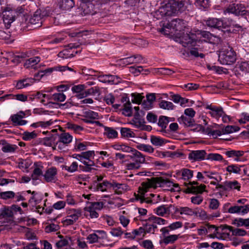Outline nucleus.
Wrapping results in <instances>:
<instances>
[{
	"instance_id": "nucleus-1",
	"label": "nucleus",
	"mask_w": 249,
	"mask_h": 249,
	"mask_svg": "<svg viewBox=\"0 0 249 249\" xmlns=\"http://www.w3.org/2000/svg\"><path fill=\"white\" fill-rule=\"evenodd\" d=\"M189 4L190 3L188 0H181L180 1L176 0L166 4L165 8H162L163 11H161V12H164L166 16H170L178 13V12H181L185 11Z\"/></svg>"
},
{
	"instance_id": "nucleus-2",
	"label": "nucleus",
	"mask_w": 249,
	"mask_h": 249,
	"mask_svg": "<svg viewBox=\"0 0 249 249\" xmlns=\"http://www.w3.org/2000/svg\"><path fill=\"white\" fill-rule=\"evenodd\" d=\"M142 185L145 190L149 188H156L159 187H163L164 185L169 187L172 186L176 188L179 187L178 184L174 183L169 179H164L162 177H153L151 178H148L145 181L142 183Z\"/></svg>"
},
{
	"instance_id": "nucleus-3",
	"label": "nucleus",
	"mask_w": 249,
	"mask_h": 249,
	"mask_svg": "<svg viewBox=\"0 0 249 249\" xmlns=\"http://www.w3.org/2000/svg\"><path fill=\"white\" fill-rule=\"evenodd\" d=\"M187 28L186 22L181 19L176 18L172 19L170 22L166 24H163L162 28L160 29V32L165 35H169L173 33L168 30H173L175 31H178L181 32L184 31Z\"/></svg>"
},
{
	"instance_id": "nucleus-4",
	"label": "nucleus",
	"mask_w": 249,
	"mask_h": 249,
	"mask_svg": "<svg viewBox=\"0 0 249 249\" xmlns=\"http://www.w3.org/2000/svg\"><path fill=\"white\" fill-rule=\"evenodd\" d=\"M236 59L235 52L231 47L223 48L219 52L218 60L223 65H231Z\"/></svg>"
},
{
	"instance_id": "nucleus-5",
	"label": "nucleus",
	"mask_w": 249,
	"mask_h": 249,
	"mask_svg": "<svg viewBox=\"0 0 249 249\" xmlns=\"http://www.w3.org/2000/svg\"><path fill=\"white\" fill-rule=\"evenodd\" d=\"M96 0H81L79 7L78 8L79 12L82 16L88 15H94L96 13L94 4L92 3L93 1Z\"/></svg>"
},
{
	"instance_id": "nucleus-6",
	"label": "nucleus",
	"mask_w": 249,
	"mask_h": 249,
	"mask_svg": "<svg viewBox=\"0 0 249 249\" xmlns=\"http://www.w3.org/2000/svg\"><path fill=\"white\" fill-rule=\"evenodd\" d=\"M82 212L80 209H71L68 212L67 218L63 221L64 226H67L72 225L81 216Z\"/></svg>"
},
{
	"instance_id": "nucleus-7",
	"label": "nucleus",
	"mask_w": 249,
	"mask_h": 249,
	"mask_svg": "<svg viewBox=\"0 0 249 249\" xmlns=\"http://www.w3.org/2000/svg\"><path fill=\"white\" fill-rule=\"evenodd\" d=\"M83 117L85 118L83 119V121L88 124L95 123L101 126L102 124L99 121H93L92 120L98 119L99 115L97 112L92 110H89L83 112Z\"/></svg>"
},
{
	"instance_id": "nucleus-8",
	"label": "nucleus",
	"mask_w": 249,
	"mask_h": 249,
	"mask_svg": "<svg viewBox=\"0 0 249 249\" xmlns=\"http://www.w3.org/2000/svg\"><path fill=\"white\" fill-rule=\"evenodd\" d=\"M225 12L233 14L236 16H245L247 14V10H245V7L242 4H233L231 5L227 8Z\"/></svg>"
},
{
	"instance_id": "nucleus-9",
	"label": "nucleus",
	"mask_w": 249,
	"mask_h": 249,
	"mask_svg": "<svg viewBox=\"0 0 249 249\" xmlns=\"http://www.w3.org/2000/svg\"><path fill=\"white\" fill-rule=\"evenodd\" d=\"M207 156L205 150H193L191 151L188 155V158L193 161H201L205 160Z\"/></svg>"
},
{
	"instance_id": "nucleus-10",
	"label": "nucleus",
	"mask_w": 249,
	"mask_h": 249,
	"mask_svg": "<svg viewBox=\"0 0 249 249\" xmlns=\"http://www.w3.org/2000/svg\"><path fill=\"white\" fill-rule=\"evenodd\" d=\"M196 35L194 34L186 33L181 37L180 41L184 47L195 46L196 41Z\"/></svg>"
},
{
	"instance_id": "nucleus-11",
	"label": "nucleus",
	"mask_w": 249,
	"mask_h": 249,
	"mask_svg": "<svg viewBox=\"0 0 249 249\" xmlns=\"http://www.w3.org/2000/svg\"><path fill=\"white\" fill-rule=\"evenodd\" d=\"M189 184L191 185L190 187H187V188L185 190L184 192L189 194V193H196V194H202L205 190L206 188V186L205 185H200L199 186H194L197 185L198 184V182L196 181H192L190 182Z\"/></svg>"
},
{
	"instance_id": "nucleus-12",
	"label": "nucleus",
	"mask_w": 249,
	"mask_h": 249,
	"mask_svg": "<svg viewBox=\"0 0 249 249\" xmlns=\"http://www.w3.org/2000/svg\"><path fill=\"white\" fill-rule=\"evenodd\" d=\"M57 170L55 167L48 168L43 175L44 179L47 182H55L57 180Z\"/></svg>"
},
{
	"instance_id": "nucleus-13",
	"label": "nucleus",
	"mask_w": 249,
	"mask_h": 249,
	"mask_svg": "<svg viewBox=\"0 0 249 249\" xmlns=\"http://www.w3.org/2000/svg\"><path fill=\"white\" fill-rule=\"evenodd\" d=\"M205 108L209 109V113L212 117L216 119H219L224 114L223 109L221 107H216L210 105H207Z\"/></svg>"
},
{
	"instance_id": "nucleus-14",
	"label": "nucleus",
	"mask_w": 249,
	"mask_h": 249,
	"mask_svg": "<svg viewBox=\"0 0 249 249\" xmlns=\"http://www.w3.org/2000/svg\"><path fill=\"white\" fill-rule=\"evenodd\" d=\"M206 25L211 27L214 29H218L222 31L225 32L223 29H225L224 26L223 20L216 18H210L207 20L206 22Z\"/></svg>"
},
{
	"instance_id": "nucleus-15",
	"label": "nucleus",
	"mask_w": 249,
	"mask_h": 249,
	"mask_svg": "<svg viewBox=\"0 0 249 249\" xmlns=\"http://www.w3.org/2000/svg\"><path fill=\"white\" fill-rule=\"evenodd\" d=\"M46 12L40 10H36L33 16L30 18L29 22L31 24L36 25L38 26L42 24V18L43 16H46Z\"/></svg>"
},
{
	"instance_id": "nucleus-16",
	"label": "nucleus",
	"mask_w": 249,
	"mask_h": 249,
	"mask_svg": "<svg viewBox=\"0 0 249 249\" xmlns=\"http://www.w3.org/2000/svg\"><path fill=\"white\" fill-rule=\"evenodd\" d=\"M142 187L143 191V193L141 195H137V196H136V199L139 200L141 203L145 202L148 204H156L161 200V198L160 195H158L156 196V198L149 199V197H145L144 196V194L145 192H147V189L146 190V191H145V188L143 187V186H142Z\"/></svg>"
},
{
	"instance_id": "nucleus-17",
	"label": "nucleus",
	"mask_w": 249,
	"mask_h": 249,
	"mask_svg": "<svg viewBox=\"0 0 249 249\" xmlns=\"http://www.w3.org/2000/svg\"><path fill=\"white\" fill-rule=\"evenodd\" d=\"M111 183L107 180H104L102 183L95 182L91 186L90 189L93 191H106L107 188H111Z\"/></svg>"
},
{
	"instance_id": "nucleus-18",
	"label": "nucleus",
	"mask_w": 249,
	"mask_h": 249,
	"mask_svg": "<svg viewBox=\"0 0 249 249\" xmlns=\"http://www.w3.org/2000/svg\"><path fill=\"white\" fill-rule=\"evenodd\" d=\"M98 79L100 82L102 83H108L112 84H117L121 82V79L116 75H100L98 77Z\"/></svg>"
},
{
	"instance_id": "nucleus-19",
	"label": "nucleus",
	"mask_w": 249,
	"mask_h": 249,
	"mask_svg": "<svg viewBox=\"0 0 249 249\" xmlns=\"http://www.w3.org/2000/svg\"><path fill=\"white\" fill-rule=\"evenodd\" d=\"M228 212L230 213H241L244 215L249 212V205L232 206L228 209Z\"/></svg>"
},
{
	"instance_id": "nucleus-20",
	"label": "nucleus",
	"mask_w": 249,
	"mask_h": 249,
	"mask_svg": "<svg viewBox=\"0 0 249 249\" xmlns=\"http://www.w3.org/2000/svg\"><path fill=\"white\" fill-rule=\"evenodd\" d=\"M129 159L138 163L139 165L142 163H143L145 160V157L135 149L131 152V155H129Z\"/></svg>"
},
{
	"instance_id": "nucleus-21",
	"label": "nucleus",
	"mask_w": 249,
	"mask_h": 249,
	"mask_svg": "<svg viewBox=\"0 0 249 249\" xmlns=\"http://www.w3.org/2000/svg\"><path fill=\"white\" fill-rule=\"evenodd\" d=\"M15 15H13V11H5L3 13V21L7 29L10 28L11 24L15 20Z\"/></svg>"
},
{
	"instance_id": "nucleus-22",
	"label": "nucleus",
	"mask_w": 249,
	"mask_h": 249,
	"mask_svg": "<svg viewBox=\"0 0 249 249\" xmlns=\"http://www.w3.org/2000/svg\"><path fill=\"white\" fill-rule=\"evenodd\" d=\"M20 114H14L11 116V119L13 123L15 125H23L27 124V121L22 119L25 116V113L20 111L19 112Z\"/></svg>"
},
{
	"instance_id": "nucleus-23",
	"label": "nucleus",
	"mask_w": 249,
	"mask_h": 249,
	"mask_svg": "<svg viewBox=\"0 0 249 249\" xmlns=\"http://www.w3.org/2000/svg\"><path fill=\"white\" fill-rule=\"evenodd\" d=\"M174 118H169L165 116H160L159 118L158 124L161 128V132H165L167 126L169 122L174 121Z\"/></svg>"
},
{
	"instance_id": "nucleus-24",
	"label": "nucleus",
	"mask_w": 249,
	"mask_h": 249,
	"mask_svg": "<svg viewBox=\"0 0 249 249\" xmlns=\"http://www.w3.org/2000/svg\"><path fill=\"white\" fill-rule=\"evenodd\" d=\"M225 154L228 158H234L235 161H238L241 160L240 158L243 156L244 152L241 150H231L226 151Z\"/></svg>"
},
{
	"instance_id": "nucleus-25",
	"label": "nucleus",
	"mask_w": 249,
	"mask_h": 249,
	"mask_svg": "<svg viewBox=\"0 0 249 249\" xmlns=\"http://www.w3.org/2000/svg\"><path fill=\"white\" fill-rule=\"evenodd\" d=\"M222 230H228L232 232V234L235 236H244L247 234L245 230L241 229H233L231 226L228 225H223L222 226Z\"/></svg>"
},
{
	"instance_id": "nucleus-26",
	"label": "nucleus",
	"mask_w": 249,
	"mask_h": 249,
	"mask_svg": "<svg viewBox=\"0 0 249 249\" xmlns=\"http://www.w3.org/2000/svg\"><path fill=\"white\" fill-rule=\"evenodd\" d=\"M112 188L115 192L118 195L122 194L128 189V186L125 184H121L113 181L111 183Z\"/></svg>"
},
{
	"instance_id": "nucleus-27",
	"label": "nucleus",
	"mask_w": 249,
	"mask_h": 249,
	"mask_svg": "<svg viewBox=\"0 0 249 249\" xmlns=\"http://www.w3.org/2000/svg\"><path fill=\"white\" fill-rule=\"evenodd\" d=\"M83 163L84 164V166H79L80 168L83 171L90 172L92 171V170H95V169L93 167V166H95L94 161L90 159L87 160H85L84 161H83Z\"/></svg>"
},
{
	"instance_id": "nucleus-28",
	"label": "nucleus",
	"mask_w": 249,
	"mask_h": 249,
	"mask_svg": "<svg viewBox=\"0 0 249 249\" xmlns=\"http://www.w3.org/2000/svg\"><path fill=\"white\" fill-rule=\"evenodd\" d=\"M177 175H181L184 180H189L193 177L194 171L187 168H183L177 171Z\"/></svg>"
},
{
	"instance_id": "nucleus-29",
	"label": "nucleus",
	"mask_w": 249,
	"mask_h": 249,
	"mask_svg": "<svg viewBox=\"0 0 249 249\" xmlns=\"http://www.w3.org/2000/svg\"><path fill=\"white\" fill-rule=\"evenodd\" d=\"M100 89L98 87H94L90 89H88L84 91V93H82L78 95L79 99H82L84 97H87L89 95H99Z\"/></svg>"
},
{
	"instance_id": "nucleus-30",
	"label": "nucleus",
	"mask_w": 249,
	"mask_h": 249,
	"mask_svg": "<svg viewBox=\"0 0 249 249\" xmlns=\"http://www.w3.org/2000/svg\"><path fill=\"white\" fill-rule=\"evenodd\" d=\"M179 236V234L169 235L164 238H163L161 240H160V244H164L165 245H167L169 244H173L178 239Z\"/></svg>"
},
{
	"instance_id": "nucleus-31",
	"label": "nucleus",
	"mask_w": 249,
	"mask_h": 249,
	"mask_svg": "<svg viewBox=\"0 0 249 249\" xmlns=\"http://www.w3.org/2000/svg\"><path fill=\"white\" fill-rule=\"evenodd\" d=\"M74 2L73 0H61L60 8L63 10H69L73 7Z\"/></svg>"
},
{
	"instance_id": "nucleus-32",
	"label": "nucleus",
	"mask_w": 249,
	"mask_h": 249,
	"mask_svg": "<svg viewBox=\"0 0 249 249\" xmlns=\"http://www.w3.org/2000/svg\"><path fill=\"white\" fill-rule=\"evenodd\" d=\"M150 142L155 146H161L165 144L167 141L160 137L152 135L150 137Z\"/></svg>"
},
{
	"instance_id": "nucleus-33",
	"label": "nucleus",
	"mask_w": 249,
	"mask_h": 249,
	"mask_svg": "<svg viewBox=\"0 0 249 249\" xmlns=\"http://www.w3.org/2000/svg\"><path fill=\"white\" fill-rule=\"evenodd\" d=\"M15 98L17 100L22 102H25L27 100V96L23 94H18L16 95H14L12 94H6L4 96L0 97V99L4 100V99L7 98L14 99Z\"/></svg>"
},
{
	"instance_id": "nucleus-34",
	"label": "nucleus",
	"mask_w": 249,
	"mask_h": 249,
	"mask_svg": "<svg viewBox=\"0 0 249 249\" xmlns=\"http://www.w3.org/2000/svg\"><path fill=\"white\" fill-rule=\"evenodd\" d=\"M178 122L180 124L183 123L187 126H193L195 123V120L193 118L189 117H187L183 115L178 118Z\"/></svg>"
},
{
	"instance_id": "nucleus-35",
	"label": "nucleus",
	"mask_w": 249,
	"mask_h": 249,
	"mask_svg": "<svg viewBox=\"0 0 249 249\" xmlns=\"http://www.w3.org/2000/svg\"><path fill=\"white\" fill-rule=\"evenodd\" d=\"M154 213L160 216H164L168 215L167 205H161L154 210Z\"/></svg>"
},
{
	"instance_id": "nucleus-36",
	"label": "nucleus",
	"mask_w": 249,
	"mask_h": 249,
	"mask_svg": "<svg viewBox=\"0 0 249 249\" xmlns=\"http://www.w3.org/2000/svg\"><path fill=\"white\" fill-rule=\"evenodd\" d=\"M72 139V137L69 133H62L58 135V140L64 143H70Z\"/></svg>"
},
{
	"instance_id": "nucleus-37",
	"label": "nucleus",
	"mask_w": 249,
	"mask_h": 249,
	"mask_svg": "<svg viewBox=\"0 0 249 249\" xmlns=\"http://www.w3.org/2000/svg\"><path fill=\"white\" fill-rule=\"evenodd\" d=\"M104 135H106L108 138H115L118 136V132L111 127L104 126Z\"/></svg>"
},
{
	"instance_id": "nucleus-38",
	"label": "nucleus",
	"mask_w": 249,
	"mask_h": 249,
	"mask_svg": "<svg viewBox=\"0 0 249 249\" xmlns=\"http://www.w3.org/2000/svg\"><path fill=\"white\" fill-rule=\"evenodd\" d=\"M121 134L123 138H134L135 136V134L130 128L126 127H122L121 128Z\"/></svg>"
},
{
	"instance_id": "nucleus-39",
	"label": "nucleus",
	"mask_w": 249,
	"mask_h": 249,
	"mask_svg": "<svg viewBox=\"0 0 249 249\" xmlns=\"http://www.w3.org/2000/svg\"><path fill=\"white\" fill-rule=\"evenodd\" d=\"M147 221L153 222L160 225H165L167 223V221L164 219L156 216H152L149 217L147 219Z\"/></svg>"
},
{
	"instance_id": "nucleus-40",
	"label": "nucleus",
	"mask_w": 249,
	"mask_h": 249,
	"mask_svg": "<svg viewBox=\"0 0 249 249\" xmlns=\"http://www.w3.org/2000/svg\"><path fill=\"white\" fill-rule=\"evenodd\" d=\"M226 191H229L232 189L240 190V186L237 181H226Z\"/></svg>"
},
{
	"instance_id": "nucleus-41",
	"label": "nucleus",
	"mask_w": 249,
	"mask_h": 249,
	"mask_svg": "<svg viewBox=\"0 0 249 249\" xmlns=\"http://www.w3.org/2000/svg\"><path fill=\"white\" fill-rule=\"evenodd\" d=\"M206 133H207L209 136L212 137L214 139H216L218 136L223 134L222 130H212L210 127H207L206 128Z\"/></svg>"
},
{
	"instance_id": "nucleus-42",
	"label": "nucleus",
	"mask_w": 249,
	"mask_h": 249,
	"mask_svg": "<svg viewBox=\"0 0 249 249\" xmlns=\"http://www.w3.org/2000/svg\"><path fill=\"white\" fill-rule=\"evenodd\" d=\"M159 107L160 108L166 110H173L175 107V106L172 102L165 100L160 101L159 103Z\"/></svg>"
},
{
	"instance_id": "nucleus-43",
	"label": "nucleus",
	"mask_w": 249,
	"mask_h": 249,
	"mask_svg": "<svg viewBox=\"0 0 249 249\" xmlns=\"http://www.w3.org/2000/svg\"><path fill=\"white\" fill-rule=\"evenodd\" d=\"M40 61V58L38 56L31 57L27 60L25 63L24 66L27 68L33 67L37 64Z\"/></svg>"
},
{
	"instance_id": "nucleus-44",
	"label": "nucleus",
	"mask_w": 249,
	"mask_h": 249,
	"mask_svg": "<svg viewBox=\"0 0 249 249\" xmlns=\"http://www.w3.org/2000/svg\"><path fill=\"white\" fill-rule=\"evenodd\" d=\"M34 165L36 166V168L31 175V178L33 180H37L38 179V177L42 175V169L38 167L37 162H35Z\"/></svg>"
},
{
	"instance_id": "nucleus-45",
	"label": "nucleus",
	"mask_w": 249,
	"mask_h": 249,
	"mask_svg": "<svg viewBox=\"0 0 249 249\" xmlns=\"http://www.w3.org/2000/svg\"><path fill=\"white\" fill-rule=\"evenodd\" d=\"M86 88L85 85H78L74 86L71 88L73 92L76 93V97L79 99L78 95L82 93H84V89Z\"/></svg>"
},
{
	"instance_id": "nucleus-46",
	"label": "nucleus",
	"mask_w": 249,
	"mask_h": 249,
	"mask_svg": "<svg viewBox=\"0 0 249 249\" xmlns=\"http://www.w3.org/2000/svg\"><path fill=\"white\" fill-rule=\"evenodd\" d=\"M145 223L143 224V225L144 228V233H154L155 231V230L157 229V226H154L153 225H151V224L148 222L147 221V219L145 220Z\"/></svg>"
},
{
	"instance_id": "nucleus-47",
	"label": "nucleus",
	"mask_w": 249,
	"mask_h": 249,
	"mask_svg": "<svg viewBox=\"0 0 249 249\" xmlns=\"http://www.w3.org/2000/svg\"><path fill=\"white\" fill-rule=\"evenodd\" d=\"M78 167V164L75 161L73 162L70 166L64 165L61 166L62 169L65 170L70 173H73L77 171Z\"/></svg>"
},
{
	"instance_id": "nucleus-48",
	"label": "nucleus",
	"mask_w": 249,
	"mask_h": 249,
	"mask_svg": "<svg viewBox=\"0 0 249 249\" xmlns=\"http://www.w3.org/2000/svg\"><path fill=\"white\" fill-rule=\"evenodd\" d=\"M37 137V134L35 131L29 132L25 131L22 134V139L24 141H30L36 138Z\"/></svg>"
},
{
	"instance_id": "nucleus-49",
	"label": "nucleus",
	"mask_w": 249,
	"mask_h": 249,
	"mask_svg": "<svg viewBox=\"0 0 249 249\" xmlns=\"http://www.w3.org/2000/svg\"><path fill=\"white\" fill-rule=\"evenodd\" d=\"M137 148L140 150L144 151L149 153H153L154 150L152 146L145 144H139L137 146Z\"/></svg>"
},
{
	"instance_id": "nucleus-50",
	"label": "nucleus",
	"mask_w": 249,
	"mask_h": 249,
	"mask_svg": "<svg viewBox=\"0 0 249 249\" xmlns=\"http://www.w3.org/2000/svg\"><path fill=\"white\" fill-rule=\"evenodd\" d=\"M18 148L16 145L8 143L2 147V151L5 153L14 152Z\"/></svg>"
},
{
	"instance_id": "nucleus-51",
	"label": "nucleus",
	"mask_w": 249,
	"mask_h": 249,
	"mask_svg": "<svg viewBox=\"0 0 249 249\" xmlns=\"http://www.w3.org/2000/svg\"><path fill=\"white\" fill-rule=\"evenodd\" d=\"M123 113L126 116H131L132 114V109L131 106V103L128 101L124 104V108L123 109Z\"/></svg>"
},
{
	"instance_id": "nucleus-52",
	"label": "nucleus",
	"mask_w": 249,
	"mask_h": 249,
	"mask_svg": "<svg viewBox=\"0 0 249 249\" xmlns=\"http://www.w3.org/2000/svg\"><path fill=\"white\" fill-rule=\"evenodd\" d=\"M240 128L237 126L228 125L222 129L223 134L231 133L239 130Z\"/></svg>"
},
{
	"instance_id": "nucleus-53",
	"label": "nucleus",
	"mask_w": 249,
	"mask_h": 249,
	"mask_svg": "<svg viewBox=\"0 0 249 249\" xmlns=\"http://www.w3.org/2000/svg\"><path fill=\"white\" fill-rule=\"evenodd\" d=\"M226 170L230 173H233L235 174H240L241 171L240 167L236 164L228 166L226 168Z\"/></svg>"
},
{
	"instance_id": "nucleus-54",
	"label": "nucleus",
	"mask_w": 249,
	"mask_h": 249,
	"mask_svg": "<svg viewBox=\"0 0 249 249\" xmlns=\"http://www.w3.org/2000/svg\"><path fill=\"white\" fill-rule=\"evenodd\" d=\"M65 99V95L62 93H54L52 95V100L55 102H63Z\"/></svg>"
},
{
	"instance_id": "nucleus-55",
	"label": "nucleus",
	"mask_w": 249,
	"mask_h": 249,
	"mask_svg": "<svg viewBox=\"0 0 249 249\" xmlns=\"http://www.w3.org/2000/svg\"><path fill=\"white\" fill-rule=\"evenodd\" d=\"M15 195V194L13 191L0 192V198L6 200L13 198Z\"/></svg>"
},
{
	"instance_id": "nucleus-56",
	"label": "nucleus",
	"mask_w": 249,
	"mask_h": 249,
	"mask_svg": "<svg viewBox=\"0 0 249 249\" xmlns=\"http://www.w3.org/2000/svg\"><path fill=\"white\" fill-rule=\"evenodd\" d=\"M67 125L69 129L72 130L76 133H79L83 130V128L82 126L72 123H69Z\"/></svg>"
},
{
	"instance_id": "nucleus-57",
	"label": "nucleus",
	"mask_w": 249,
	"mask_h": 249,
	"mask_svg": "<svg viewBox=\"0 0 249 249\" xmlns=\"http://www.w3.org/2000/svg\"><path fill=\"white\" fill-rule=\"evenodd\" d=\"M180 214H186L188 215H197V213H195L192 209L187 207H181Z\"/></svg>"
},
{
	"instance_id": "nucleus-58",
	"label": "nucleus",
	"mask_w": 249,
	"mask_h": 249,
	"mask_svg": "<svg viewBox=\"0 0 249 249\" xmlns=\"http://www.w3.org/2000/svg\"><path fill=\"white\" fill-rule=\"evenodd\" d=\"M206 159L212 160L220 161L223 160V157L219 154L210 153L207 155Z\"/></svg>"
},
{
	"instance_id": "nucleus-59",
	"label": "nucleus",
	"mask_w": 249,
	"mask_h": 249,
	"mask_svg": "<svg viewBox=\"0 0 249 249\" xmlns=\"http://www.w3.org/2000/svg\"><path fill=\"white\" fill-rule=\"evenodd\" d=\"M55 138L54 136L46 137L44 139L43 144L46 146H51L55 143Z\"/></svg>"
},
{
	"instance_id": "nucleus-60",
	"label": "nucleus",
	"mask_w": 249,
	"mask_h": 249,
	"mask_svg": "<svg viewBox=\"0 0 249 249\" xmlns=\"http://www.w3.org/2000/svg\"><path fill=\"white\" fill-rule=\"evenodd\" d=\"M132 124H133L136 128H141L142 129H144L145 121L143 119H136L133 121Z\"/></svg>"
},
{
	"instance_id": "nucleus-61",
	"label": "nucleus",
	"mask_w": 249,
	"mask_h": 249,
	"mask_svg": "<svg viewBox=\"0 0 249 249\" xmlns=\"http://www.w3.org/2000/svg\"><path fill=\"white\" fill-rule=\"evenodd\" d=\"M84 210L89 213V216L91 218H96L99 216V214L91 207L87 206L84 208Z\"/></svg>"
},
{
	"instance_id": "nucleus-62",
	"label": "nucleus",
	"mask_w": 249,
	"mask_h": 249,
	"mask_svg": "<svg viewBox=\"0 0 249 249\" xmlns=\"http://www.w3.org/2000/svg\"><path fill=\"white\" fill-rule=\"evenodd\" d=\"M207 233H213L214 234H216L218 233V228L213 225H209V224H206Z\"/></svg>"
},
{
	"instance_id": "nucleus-63",
	"label": "nucleus",
	"mask_w": 249,
	"mask_h": 249,
	"mask_svg": "<svg viewBox=\"0 0 249 249\" xmlns=\"http://www.w3.org/2000/svg\"><path fill=\"white\" fill-rule=\"evenodd\" d=\"M69 240L71 241V238L70 237H66V238L61 239L56 243L57 248H62L69 244Z\"/></svg>"
},
{
	"instance_id": "nucleus-64",
	"label": "nucleus",
	"mask_w": 249,
	"mask_h": 249,
	"mask_svg": "<svg viewBox=\"0 0 249 249\" xmlns=\"http://www.w3.org/2000/svg\"><path fill=\"white\" fill-rule=\"evenodd\" d=\"M196 4L204 9L208 8L210 5V0H196Z\"/></svg>"
}]
</instances>
